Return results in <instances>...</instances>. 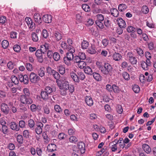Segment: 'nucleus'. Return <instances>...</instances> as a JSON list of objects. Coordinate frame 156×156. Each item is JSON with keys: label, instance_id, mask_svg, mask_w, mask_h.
Returning a JSON list of instances; mask_svg holds the SVG:
<instances>
[{"label": "nucleus", "instance_id": "1", "mask_svg": "<svg viewBox=\"0 0 156 156\" xmlns=\"http://www.w3.org/2000/svg\"><path fill=\"white\" fill-rule=\"evenodd\" d=\"M112 70V67L110 64L108 63H105L100 71L104 75H107L109 74L111 75Z\"/></svg>", "mask_w": 156, "mask_h": 156}, {"label": "nucleus", "instance_id": "2", "mask_svg": "<svg viewBox=\"0 0 156 156\" xmlns=\"http://www.w3.org/2000/svg\"><path fill=\"white\" fill-rule=\"evenodd\" d=\"M127 58L129 62L132 65L136 64L137 60L136 58L134 56L133 53L131 52H128L126 55Z\"/></svg>", "mask_w": 156, "mask_h": 156}, {"label": "nucleus", "instance_id": "3", "mask_svg": "<svg viewBox=\"0 0 156 156\" xmlns=\"http://www.w3.org/2000/svg\"><path fill=\"white\" fill-rule=\"evenodd\" d=\"M20 101L23 104H31L33 102L32 99L30 98H27L24 95H22L20 97Z\"/></svg>", "mask_w": 156, "mask_h": 156}, {"label": "nucleus", "instance_id": "4", "mask_svg": "<svg viewBox=\"0 0 156 156\" xmlns=\"http://www.w3.org/2000/svg\"><path fill=\"white\" fill-rule=\"evenodd\" d=\"M29 78L30 81L32 83H36L40 80V77L37 74L31 72Z\"/></svg>", "mask_w": 156, "mask_h": 156}, {"label": "nucleus", "instance_id": "5", "mask_svg": "<svg viewBox=\"0 0 156 156\" xmlns=\"http://www.w3.org/2000/svg\"><path fill=\"white\" fill-rule=\"evenodd\" d=\"M68 50V52L66 54V56L71 61L74 58L73 53L75 52V50L73 47H71Z\"/></svg>", "mask_w": 156, "mask_h": 156}, {"label": "nucleus", "instance_id": "6", "mask_svg": "<svg viewBox=\"0 0 156 156\" xmlns=\"http://www.w3.org/2000/svg\"><path fill=\"white\" fill-rule=\"evenodd\" d=\"M0 108L1 110L5 115H7L9 113V108L6 104L4 103H2Z\"/></svg>", "mask_w": 156, "mask_h": 156}, {"label": "nucleus", "instance_id": "7", "mask_svg": "<svg viewBox=\"0 0 156 156\" xmlns=\"http://www.w3.org/2000/svg\"><path fill=\"white\" fill-rule=\"evenodd\" d=\"M9 126L10 128L14 131H18L20 128L18 125L14 122H11L9 123Z\"/></svg>", "mask_w": 156, "mask_h": 156}, {"label": "nucleus", "instance_id": "8", "mask_svg": "<svg viewBox=\"0 0 156 156\" xmlns=\"http://www.w3.org/2000/svg\"><path fill=\"white\" fill-rule=\"evenodd\" d=\"M25 20L30 29L33 30L35 28V24L33 22L32 19L30 18H26Z\"/></svg>", "mask_w": 156, "mask_h": 156}, {"label": "nucleus", "instance_id": "9", "mask_svg": "<svg viewBox=\"0 0 156 156\" xmlns=\"http://www.w3.org/2000/svg\"><path fill=\"white\" fill-rule=\"evenodd\" d=\"M34 21L38 24H41L42 22V20L41 15L37 13H35L34 16Z\"/></svg>", "mask_w": 156, "mask_h": 156}, {"label": "nucleus", "instance_id": "10", "mask_svg": "<svg viewBox=\"0 0 156 156\" xmlns=\"http://www.w3.org/2000/svg\"><path fill=\"white\" fill-rule=\"evenodd\" d=\"M116 140H115L113 142L110 143L109 145V148L113 152L116 151L118 149L117 143H115Z\"/></svg>", "mask_w": 156, "mask_h": 156}, {"label": "nucleus", "instance_id": "11", "mask_svg": "<svg viewBox=\"0 0 156 156\" xmlns=\"http://www.w3.org/2000/svg\"><path fill=\"white\" fill-rule=\"evenodd\" d=\"M117 24L120 28H125L126 27L125 21L121 18H119L117 20Z\"/></svg>", "mask_w": 156, "mask_h": 156}, {"label": "nucleus", "instance_id": "12", "mask_svg": "<svg viewBox=\"0 0 156 156\" xmlns=\"http://www.w3.org/2000/svg\"><path fill=\"white\" fill-rule=\"evenodd\" d=\"M70 76L73 80L76 83H79L80 80L78 78L77 73L76 74L73 71L71 72L70 74Z\"/></svg>", "mask_w": 156, "mask_h": 156}, {"label": "nucleus", "instance_id": "13", "mask_svg": "<svg viewBox=\"0 0 156 156\" xmlns=\"http://www.w3.org/2000/svg\"><path fill=\"white\" fill-rule=\"evenodd\" d=\"M42 20L46 23H50L51 22V16L50 15L48 14L44 15L42 17Z\"/></svg>", "mask_w": 156, "mask_h": 156}, {"label": "nucleus", "instance_id": "14", "mask_svg": "<svg viewBox=\"0 0 156 156\" xmlns=\"http://www.w3.org/2000/svg\"><path fill=\"white\" fill-rule=\"evenodd\" d=\"M112 57L113 60L115 61H119L122 59V56L119 53L115 52L113 54Z\"/></svg>", "mask_w": 156, "mask_h": 156}, {"label": "nucleus", "instance_id": "15", "mask_svg": "<svg viewBox=\"0 0 156 156\" xmlns=\"http://www.w3.org/2000/svg\"><path fill=\"white\" fill-rule=\"evenodd\" d=\"M77 147L80 150L81 153H83L85 151V146L84 143L82 142H80L78 143Z\"/></svg>", "mask_w": 156, "mask_h": 156}, {"label": "nucleus", "instance_id": "16", "mask_svg": "<svg viewBox=\"0 0 156 156\" xmlns=\"http://www.w3.org/2000/svg\"><path fill=\"white\" fill-rule=\"evenodd\" d=\"M85 102L87 105L89 106H91L93 104L92 98L90 96H86L85 98Z\"/></svg>", "mask_w": 156, "mask_h": 156}, {"label": "nucleus", "instance_id": "17", "mask_svg": "<svg viewBox=\"0 0 156 156\" xmlns=\"http://www.w3.org/2000/svg\"><path fill=\"white\" fill-rule=\"evenodd\" d=\"M53 37L57 41H59L62 37V35L61 33L57 31L53 32Z\"/></svg>", "mask_w": 156, "mask_h": 156}, {"label": "nucleus", "instance_id": "18", "mask_svg": "<svg viewBox=\"0 0 156 156\" xmlns=\"http://www.w3.org/2000/svg\"><path fill=\"white\" fill-rule=\"evenodd\" d=\"M92 75L94 79L97 81H100L101 80L102 77L97 72H94L92 73Z\"/></svg>", "mask_w": 156, "mask_h": 156}, {"label": "nucleus", "instance_id": "19", "mask_svg": "<svg viewBox=\"0 0 156 156\" xmlns=\"http://www.w3.org/2000/svg\"><path fill=\"white\" fill-rule=\"evenodd\" d=\"M47 148L49 152H52L56 150V146L54 144H51L48 146Z\"/></svg>", "mask_w": 156, "mask_h": 156}, {"label": "nucleus", "instance_id": "20", "mask_svg": "<svg viewBox=\"0 0 156 156\" xmlns=\"http://www.w3.org/2000/svg\"><path fill=\"white\" fill-rule=\"evenodd\" d=\"M41 98L44 100H47L50 97V95L44 90L41 91Z\"/></svg>", "mask_w": 156, "mask_h": 156}, {"label": "nucleus", "instance_id": "21", "mask_svg": "<svg viewBox=\"0 0 156 156\" xmlns=\"http://www.w3.org/2000/svg\"><path fill=\"white\" fill-rule=\"evenodd\" d=\"M143 148L144 151L147 154H149L151 152V150L149 146L147 144H144L143 145Z\"/></svg>", "mask_w": 156, "mask_h": 156}, {"label": "nucleus", "instance_id": "22", "mask_svg": "<svg viewBox=\"0 0 156 156\" xmlns=\"http://www.w3.org/2000/svg\"><path fill=\"white\" fill-rule=\"evenodd\" d=\"M30 109L31 111L33 112H35L37 111H39L41 109V108L39 106H36L35 105L33 104L31 105Z\"/></svg>", "mask_w": 156, "mask_h": 156}, {"label": "nucleus", "instance_id": "23", "mask_svg": "<svg viewBox=\"0 0 156 156\" xmlns=\"http://www.w3.org/2000/svg\"><path fill=\"white\" fill-rule=\"evenodd\" d=\"M111 14L115 17H117L119 15V11L116 9L112 8L110 9Z\"/></svg>", "mask_w": 156, "mask_h": 156}, {"label": "nucleus", "instance_id": "24", "mask_svg": "<svg viewBox=\"0 0 156 156\" xmlns=\"http://www.w3.org/2000/svg\"><path fill=\"white\" fill-rule=\"evenodd\" d=\"M127 8V5L124 4H120L118 6V9L120 12H124Z\"/></svg>", "mask_w": 156, "mask_h": 156}, {"label": "nucleus", "instance_id": "25", "mask_svg": "<svg viewBox=\"0 0 156 156\" xmlns=\"http://www.w3.org/2000/svg\"><path fill=\"white\" fill-rule=\"evenodd\" d=\"M84 71L85 73L90 75H92L93 73L91 68L88 66L84 68Z\"/></svg>", "mask_w": 156, "mask_h": 156}, {"label": "nucleus", "instance_id": "26", "mask_svg": "<svg viewBox=\"0 0 156 156\" xmlns=\"http://www.w3.org/2000/svg\"><path fill=\"white\" fill-rule=\"evenodd\" d=\"M58 70L60 74L63 75L65 72V67L63 65H60L57 67Z\"/></svg>", "mask_w": 156, "mask_h": 156}, {"label": "nucleus", "instance_id": "27", "mask_svg": "<svg viewBox=\"0 0 156 156\" xmlns=\"http://www.w3.org/2000/svg\"><path fill=\"white\" fill-rule=\"evenodd\" d=\"M28 126L32 130L34 129L35 122L33 119H30L28 121Z\"/></svg>", "mask_w": 156, "mask_h": 156}, {"label": "nucleus", "instance_id": "28", "mask_svg": "<svg viewBox=\"0 0 156 156\" xmlns=\"http://www.w3.org/2000/svg\"><path fill=\"white\" fill-rule=\"evenodd\" d=\"M44 90L50 95L52 94L53 91L52 88L48 86L46 87Z\"/></svg>", "mask_w": 156, "mask_h": 156}, {"label": "nucleus", "instance_id": "29", "mask_svg": "<svg viewBox=\"0 0 156 156\" xmlns=\"http://www.w3.org/2000/svg\"><path fill=\"white\" fill-rule=\"evenodd\" d=\"M77 75L78 76V78L79 80H83L85 78V76L84 73L81 71H78L77 72Z\"/></svg>", "mask_w": 156, "mask_h": 156}, {"label": "nucleus", "instance_id": "30", "mask_svg": "<svg viewBox=\"0 0 156 156\" xmlns=\"http://www.w3.org/2000/svg\"><path fill=\"white\" fill-rule=\"evenodd\" d=\"M62 85V86L61 87L65 90H68L69 86L68 82L66 81H63Z\"/></svg>", "mask_w": 156, "mask_h": 156}, {"label": "nucleus", "instance_id": "31", "mask_svg": "<svg viewBox=\"0 0 156 156\" xmlns=\"http://www.w3.org/2000/svg\"><path fill=\"white\" fill-rule=\"evenodd\" d=\"M81 47L83 49H85L87 48L89 45V42L87 41L83 40L81 43Z\"/></svg>", "mask_w": 156, "mask_h": 156}, {"label": "nucleus", "instance_id": "32", "mask_svg": "<svg viewBox=\"0 0 156 156\" xmlns=\"http://www.w3.org/2000/svg\"><path fill=\"white\" fill-rule=\"evenodd\" d=\"M61 47L64 49H66L67 51L69 49V48H70V47H73V46H68L67 44L64 41L62 42L61 44Z\"/></svg>", "mask_w": 156, "mask_h": 156}, {"label": "nucleus", "instance_id": "33", "mask_svg": "<svg viewBox=\"0 0 156 156\" xmlns=\"http://www.w3.org/2000/svg\"><path fill=\"white\" fill-rule=\"evenodd\" d=\"M38 75L41 77L44 76L45 74L44 69L43 67L41 68L38 71Z\"/></svg>", "mask_w": 156, "mask_h": 156}, {"label": "nucleus", "instance_id": "34", "mask_svg": "<svg viewBox=\"0 0 156 156\" xmlns=\"http://www.w3.org/2000/svg\"><path fill=\"white\" fill-rule=\"evenodd\" d=\"M78 66L80 69H83L85 67L86 65V63L82 61H80L79 63H78L77 65Z\"/></svg>", "mask_w": 156, "mask_h": 156}, {"label": "nucleus", "instance_id": "35", "mask_svg": "<svg viewBox=\"0 0 156 156\" xmlns=\"http://www.w3.org/2000/svg\"><path fill=\"white\" fill-rule=\"evenodd\" d=\"M54 59L56 61H58L60 59V56L58 52H55L53 54Z\"/></svg>", "mask_w": 156, "mask_h": 156}, {"label": "nucleus", "instance_id": "36", "mask_svg": "<svg viewBox=\"0 0 156 156\" xmlns=\"http://www.w3.org/2000/svg\"><path fill=\"white\" fill-rule=\"evenodd\" d=\"M17 140L20 144H22L23 143V136L20 134L17 135L16 138Z\"/></svg>", "mask_w": 156, "mask_h": 156}, {"label": "nucleus", "instance_id": "37", "mask_svg": "<svg viewBox=\"0 0 156 156\" xmlns=\"http://www.w3.org/2000/svg\"><path fill=\"white\" fill-rule=\"evenodd\" d=\"M126 30L129 33H134L136 31V28L131 26H128Z\"/></svg>", "mask_w": 156, "mask_h": 156}, {"label": "nucleus", "instance_id": "38", "mask_svg": "<svg viewBox=\"0 0 156 156\" xmlns=\"http://www.w3.org/2000/svg\"><path fill=\"white\" fill-rule=\"evenodd\" d=\"M112 90L115 93H119L120 89L119 87L115 84H113L112 85Z\"/></svg>", "mask_w": 156, "mask_h": 156}, {"label": "nucleus", "instance_id": "39", "mask_svg": "<svg viewBox=\"0 0 156 156\" xmlns=\"http://www.w3.org/2000/svg\"><path fill=\"white\" fill-rule=\"evenodd\" d=\"M141 11L144 14L147 13L149 11V9L146 5H143Z\"/></svg>", "mask_w": 156, "mask_h": 156}, {"label": "nucleus", "instance_id": "40", "mask_svg": "<svg viewBox=\"0 0 156 156\" xmlns=\"http://www.w3.org/2000/svg\"><path fill=\"white\" fill-rule=\"evenodd\" d=\"M9 44L8 41L5 40L3 41L2 43V47L3 48H6L8 46Z\"/></svg>", "mask_w": 156, "mask_h": 156}, {"label": "nucleus", "instance_id": "41", "mask_svg": "<svg viewBox=\"0 0 156 156\" xmlns=\"http://www.w3.org/2000/svg\"><path fill=\"white\" fill-rule=\"evenodd\" d=\"M69 140L70 142L73 143H75L78 141V139L76 137L73 136L70 137Z\"/></svg>", "mask_w": 156, "mask_h": 156}, {"label": "nucleus", "instance_id": "42", "mask_svg": "<svg viewBox=\"0 0 156 156\" xmlns=\"http://www.w3.org/2000/svg\"><path fill=\"white\" fill-rule=\"evenodd\" d=\"M8 128L7 126L5 125L3 126H2L1 131L4 134H5L8 132Z\"/></svg>", "mask_w": 156, "mask_h": 156}, {"label": "nucleus", "instance_id": "43", "mask_svg": "<svg viewBox=\"0 0 156 156\" xmlns=\"http://www.w3.org/2000/svg\"><path fill=\"white\" fill-rule=\"evenodd\" d=\"M12 82L15 84H17L19 83V80L18 78L14 76H12L11 77Z\"/></svg>", "mask_w": 156, "mask_h": 156}, {"label": "nucleus", "instance_id": "44", "mask_svg": "<svg viewBox=\"0 0 156 156\" xmlns=\"http://www.w3.org/2000/svg\"><path fill=\"white\" fill-rule=\"evenodd\" d=\"M54 109L55 111L59 113H61L62 112V109L58 105H56L54 106Z\"/></svg>", "mask_w": 156, "mask_h": 156}, {"label": "nucleus", "instance_id": "45", "mask_svg": "<svg viewBox=\"0 0 156 156\" xmlns=\"http://www.w3.org/2000/svg\"><path fill=\"white\" fill-rule=\"evenodd\" d=\"M132 89L134 92L136 93H138L140 90V87L137 85H133V87Z\"/></svg>", "mask_w": 156, "mask_h": 156}, {"label": "nucleus", "instance_id": "46", "mask_svg": "<svg viewBox=\"0 0 156 156\" xmlns=\"http://www.w3.org/2000/svg\"><path fill=\"white\" fill-rule=\"evenodd\" d=\"M78 55L81 60H84L86 58V55L84 52H80L78 53Z\"/></svg>", "mask_w": 156, "mask_h": 156}, {"label": "nucleus", "instance_id": "47", "mask_svg": "<svg viewBox=\"0 0 156 156\" xmlns=\"http://www.w3.org/2000/svg\"><path fill=\"white\" fill-rule=\"evenodd\" d=\"M63 60L64 63L68 66H70L71 64V61L68 58L66 57L65 56L64 57Z\"/></svg>", "mask_w": 156, "mask_h": 156}, {"label": "nucleus", "instance_id": "48", "mask_svg": "<svg viewBox=\"0 0 156 156\" xmlns=\"http://www.w3.org/2000/svg\"><path fill=\"white\" fill-rule=\"evenodd\" d=\"M122 76L123 78L126 80H128L130 79L129 75L127 72H123L122 73Z\"/></svg>", "mask_w": 156, "mask_h": 156}, {"label": "nucleus", "instance_id": "49", "mask_svg": "<svg viewBox=\"0 0 156 156\" xmlns=\"http://www.w3.org/2000/svg\"><path fill=\"white\" fill-rule=\"evenodd\" d=\"M23 80H22V82H23L24 84H27L29 83L28 77L27 75H23Z\"/></svg>", "mask_w": 156, "mask_h": 156}, {"label": "nucleus", "instance_id": "50", "mask_svg": "<svg viewBox=\"0 0 156 156\" xmlns=\"http://www.w3.org/2000/svg\"><path fill=\"white\" fill-rule=\"evenodd\" d=\"M19 128H24L25 127V122L23 120H21L19 121Z\"/></svg>", "mask_w": 156, "mask_h": 156}, {"label": "nucleus", "instance_id": "51", "mask_svg": "<svg viewBox=\"0 0 156 156\" xmlns=\"http://www.w3.org/2000/svg\"><path fill=\"white\" fill-rule=\"evenodd\" d=\"M25 66L27 69L29 71H31L33 70L32 65L30 63H26Z\"/></svg>", "mask_w": 156, "mask_h": 156}, {"label": "nucleus", "instance_id": "52", "mask_svg": "<svg viewBox=\"0 0 156 156\" xmlns=\"http://www.w3.org/2000/svg\"><path fill=\"white\" fill-rule=\"evenodd\" d=\"M87 51L89 53L91 54H95L97 52L96 50L94 49V47L92 46L91 48H89Z\"/></svg>", "mask_w": 156, "mask_h": 156}, {"label": "nucleus", "instance_id": "53", "mask_svg": "<svg viewBox=\"0 0 156 156\" xmlns=\"http://www.w3.org/2000/svg\"><path fill=\"white\" fill-rule=\"evenodd\" d=\"M32 39L34 41H37L38 40V37L37 34L35 33H33L32 34Z\"/></svg>", "mask_w": 156, "mask_h": 156}, {"label": "nucleus", "instance_id": "54", "mask_svg": "<svg viewBox=\"0 0 156 156\" xmlns=\"http://www.w3.org/2000/svg\"><path fill=\"white\" fill-rule=\"evenodd\" d=\"M15 66V64L12 62L10 61L8 62L7 64L8 68L9 69H12L13 68L14 66Z\"/></svg>", "mask_w": 156, "mask_h": 156}, {"label": "nucleus", "instance_id": "55", "mask_svg": "<svg viewBox=\"0 0 156 156\" xmlns=\"http://www.w3.org/2000/svg\"><path fill=\"white\" fill-rule=\"evenodd\" d=\"M97 20L96 21H103L104 20V18L103 16L101 14H98L96 16Z\"/></svg>", "mask_w": 156, "mask_h": 156}, {"label": "nucleus", "instance_id": "56", "mask_svg": "<svg viewBox=\"0 0 156 156\" xmlns=\"http://www.w3.org/2000/svg\"><path fill=\"white\" fill-rule=\"evenodd\" d=\"M141 66L142 68L145 70H147L149 69V67L146 64L145 62L143 61L141 64Z\"/></svg>", "mask_w": 156, "mask_h": 156}, {"label": "nucleus", "instance_id": "57", "mask_svg": "<svg viewBox=\"0 0 156 156\" xmlns=\"http://www.w3.org/2000/svg\"><path fill=\"white\" fill-rule=\"evenodd\" d=\"M56 79H58L60 77V75L58 73L56 72L55 70L53 71V73L51 74Z\"/></svg>", "mask_w": 156, "mask_h": 156}, {"label": "nucleus", "instance_id": "58", "mask_svg": "<svg viewBox=\"0 0 156 156\" xmlns=\"http://www.w3.org/2000/svg\"><path fill=\"white\" fill-rule=\"evenodd\" d=\"M82 8L86 12L90 11V9L89 6L87 4H83L82 5Z\"/></svg>", "mask_w": 156, "mask_h": 156}, {"label": "nucleus", "instance_id": "59", "mask_svg": "<svg viewBox=\"0 0 156 156\" xmlns=\"http://www.w3.org/2000/svg\"><path fill=\"white\" fill-rule=\"evenodd\" d=\"M35 131L36 133L38 134H40L42 132V128L37 127L35 129Z\"/></svg>", "mask_w": 156, "mask_h": 156}, {"label": "nucleus", "instance_id": "60", "mask_svg": "<svg viewBox=\"0 0 156 156\" xmlns=\"http://www.w3.org/2000/svg\"><path fill=\"white\" fill-rule=\"evenodd\" d=\"M102 22L99 21H96L95 22L97 25L100 28H103L104 27V25Z\"/></svg>", "mask_w": 156, "mask_h": 156}, {"label": "nucleus", "instance_id": "61", "mask_svg": "<svg viewBox=\"0 0 156 156\" xmlns=\"http://www.w3.org/2000/svg\"><path fill=\"white\" fill-rule=\"evenodd\" d=\"M13 49L15 51L17 52H19L21 50L20 46L17 44L15 45L14 46Z\"/></svg>", "mask_w": 156, "mask_h": 156}, {"label": "nucleus", "instance_id": "62", "mask_svg": "<svg viewBox=\"0 0 156 156\" xmlns=\"http://www.w3.org/2000/svg\"><path fill=\"white\" fill-rule=\"evenodd\" d=\"M75 130L74 128H70L68 129V133L70 135H73L75 133Z\"/></svg>", "mask_w": 156, "mask_h": 156}, {"label": "nucleus", "instance_id": "63", "mask_svg": "<svg viewBox=\"0 0 156 156\" xmlns=\"http://www.w3.org/2000/svg\"><path fill=\"white\" fill-rule=\"evenodd\" d=\"M96 64L97 66V67L100 71L102 67L103 66L102 65V62L99 61H97L96 62Z\"/></svg>", "mask_w": 156, "mask_h": 156}, {"label": "nucleus", "instance_id": "64", "mask_svg": "<svg viewBox=\"0 0 156 156\" xmlns=\"http://www.w3.org/2000/svg\"><path fill=\"white\" fill-rule=\"evenodd\" d=\"M116 110L118 113L121 114L123 112L122 106L120 105H118L116 108Z\"/></svg>", "mask_w": 156, "mask_h": 156}]
</instances>
